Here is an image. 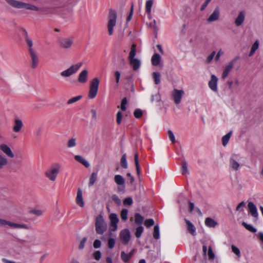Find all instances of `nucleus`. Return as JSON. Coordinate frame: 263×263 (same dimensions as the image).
<instances>
[{
  "instance_id": "obj_1",
  "label": "nucleus",
  "mask_w": 263,
  "mask_h": 263,
  "mask_svg": "<svg viewBox=\"0 0 263 263\" xmlns=\"http://www.w3.org/2000/svg\"><path fill=\"white\" fill-rule=\"evenodd\" d=\"M95 229L96 233L102 235L107 229V225L102 215H99L96 218Z\"/></svg>"
},
{
  "instance_id": "obj_2",
  "label": "nucleus",
  "mask_w": 263,
  "mask_h": 263,
  "mask_svg": "<svg viewBox=\"0 0 263 263\" xmlns=\"http://www.w3.org/2000/svg\"><path fill=\"white\" fill-rule=\"evenodd\" d=\"M0 225L3 227L9 226L13 229L31 230L32 227L29 224L18 223L0 218Z\"/></svg>"
},
{
  "instance_id": "obj_3",
  "label": "nucleus",
  "mask_w": 263,
  "mask_h": 263,
  "mask_svg": "<svg viewBox=\"0 0 263 263\" xmlns=\"http://www.w3.org/2000/svg\"><path fill=\"white\" fill-rule=\"evenodd\" d=\"M83 64V62H80L71 65L68 68L62 71L60 73L61 76L63 78H68L72 76L78 71Z\"/></svg>"
},
{
  "instance_id": "obj_4",
  "label": "nucleus",
  "mask_w": 263,
  "mask_h": 263,
  "mask_svg": "<svg viewBox=\"0 0 263 263\" xmlns=\"http://www.w3.org/2000/svg\"><path fill=\"white\" fill-rule=\"evenodd\" d=\"M83 64V62H80L71 65L68 68L62 71L60 73L61 76L63 78H68L72 76L78 71Z\"/></svg>"
},
{
  "instance_id": "obj_5",
  "label": "nucleus",
  "mask_w": 263,
  "mask_h": 263,
  "mask_svg": "<svg viewBox=\"0 0 263 263\" xmlns=\"http://www.w3.org/2000/svg\"><path fill=\"white\" fill-rule=\"evenodd\" d=\"M99 84L100 80L98 78H95L91 81L88 95L89 99H93L96 97L98 91Z\"/></svg>"
},
{
  "instance_id": "obj_6",
  "label": "nucleus",
  "mask_w": 263,
  "mask_h": 263,
  "mask_svg": "<svg viewBox=\"0 0 263 263\" xmlns=\"http://www.w3.org/2000/svg\"><path fill=\"white\" fill-rule=\"evenodd\" d=\"M60 165L56 163L52 167L49 168L45 173V176L50 181H54L60 172Z\"/></svg>"
},
{
  "instance_id": "obj_7",
  "label": "nucleus",
  "mask_w": 263,
  "mask_h": 263,
  "mask_svg": "<svg viewBox=\"0 0 263 263\" xmlns=\"http://www.w3.org/2000/svg\"><path fill=\"white\" fill-rule=\"evenodd\" d=\"M117 23V13L115 11H110L108 16V22L107 24V29L108 34L112 35L114 33V28Z\"/></svg>"
},
{
  "instance_id": "obj_8",
  "label": "nucleus",
  "mask_w": 263,
  "mask_h": 263,
  "mask_svg": "<svg viewBox=\"0 0 263 263\" xmlns=\"http://www.w3.org/2000/svg\"><path fill=\"white\" fill-rule=\"evenodd\" d=\"M108 218L110 221V229L109 231V236H111L112 232H115L117 231L118 229V224L119 223V218L118 217L117 215L115 213H111L109 215Z\"/></svg>"
},
{
  "instance_id": "obj_9",
  "label": "nucleus",
  "mask_w": 263,
  "mask_h": 263,
  "mask_svg": "<svg viewBox=\"0 0 263 263\" xmlns=\"http://www.w3.org/2000/svg\"><path fill=\"white\" fill-rule=\"evenodd\" d=\"M239 59V57L237 56L235 57L233 60H232L228 65L225 67L222 74V78L224 79L229 74L230 72L233 69L235 63Z\"/></svg>"
},
{
  "instance_id": "obj_10",
  "label": "nucleus",
  "mask_w": 263,
  "mask_h": 263,
  "mask_svg": "<svg viewBox=\"0 0 263 263\" xmlns=\"http://www.w3.org/2000/svg\"><path fill=\"white\" fill-rule=\"evenodd\" d=\"M184 92L182 89H174L171 93L174 103L176 104H179L182 100Z\"/></svg>"
},
{
  "instance_id": "obj_11",
  "label": "nucleus",
  "mask_w": 263,
  "mask_h": 263,
  "mask_svg": "<svg viewBox=\"0 0 263 263\" xmlns=\"http://www.w3.org/2000/svg\"><path fill=\"white\" fill-rule=\"evenodd\" d=\"M239 156L236 154H233L230 159V167L235 171L239 169L240 164L238 162Z\"/></svg>"
},
{
  "instance_id": "obj_12",
  "label": "nucleus",
  "mask_w": 263,
  "mask_h": 263,
  "mask_svg": "<svg viewBox=\"0 0 263 263\" xmlns=\"http://www.w3.org/2000/svg\"><path fill=\"white\" fill-rule=\"evenodd\" d=\"M120 238L124 244H127L130 239V233L129 230L127 229L122 230L120 233Z\"/></svg>"
},
{
  "instance_id": "obj_13",
  "label": "nucleus",
  "mask_w": 263,
  "mask_h": 263,
  "mask_svg": "<svg viewBox=\"0 0 263 263\" xmlns=\"http://www.w3.org/2000/svg\"><path fill=\"white\" fill-rule=\"evenodd\" d=\"M1 151L5 154L8 157L13 158L14 154L11 150V148L7 144L2 143L0 145Z\"/></svg>"
},
{
  "instance_id": "obj_14",
  "label": "nucleus",
  "mask_w": 263,
  "mask_h": 263,
  "mask_svg": "<svg viewBox=\"0 0 263 263\" xmlns=\"http://www.w3.org/2000/svg\"><path fill=\"white\" fill-rule=\"evenodd\" d=\"M73 43V37H70L63 38L60 40V44L61 47L65 49L70 48Z\"/></svg>"
},
{
  "instance_id": "obj_15",
  "label": "nucleus",
  "mask_w": 263,
  "mask_h": 263,
  "mask_svg": "<svg viewBox=\"0 0 263 263\" xmlns=\"http://www.w3.org/2000/svg\"><path fill=\"white\" fill-rule=\"evenodd\" d=\"M218 78L214 74H212L211 77V80L208 83L209 88L214 92H217L218 91Z\"/></svg>"
},
{
  "instance_id": "obj_16",
  "label": "nucleus",
  "mask_w": 263,
  "mask_h": 263,
  "mask_svg": "<svg viewBox=\"0 0 263 263\" xmlns=\"http://www.w3.org/2000/svg\"><path fill=\"white\" fill-rule=\"evenodd\" d=\"M29 54L31 57V67L32 69H35L39 64V59L35 51L31 50V53Z\"/></svg>"
},
{
  "instance_id": "obj_17",
  "label": "nucleus",
  "mask_w": 263,
  "mask_h": 263,
  "mask_svg": "<svg viewBox=\"0 0 263 263\" xmlns=\"http://www.w3.org/2000/svg\"><path fill=\"white\" fill-rule=\"evenodd\" d=\"M248 208L249 212L251 215L254 218H257L258 216V213L257 209L255 204L251 201H250L248 203Z\"/></svg>"
},
{
  "instance_id": "obj_18",
  "label": "nucleus",
  "mask_w": 263,
  "mask_h": 263,
  "mask_svg": "<svg viewBox=\"0 0 263 263\" xmlns=\"http://www.w3.org/2000/svg\"><path fill=\"white\" fill-rule=\"evenodd\" d=\"M88 72L86 69L82 70L79 74L78 81L80 83H86L88 80Z\"/></svg>"
},
{
  "instance_id": "obj_19",
  "label": "nucleus",
  "mask_w": 263,
  "mask_h": 263,
  "mask_svg": "<svg viewBox=\"0 0 263 263\" xmlns=\"http://www.w3.org/2000/svg\"><path fill=\"white\" fill-rule=\"evenodd\" d=\"M246 12L245 11H241L239 12L235 20V25L236 27H239L241 25L245 19Z\"/></svg>"
},
{
  "instance_id": "obj_20",
  "label": "nucleus",
  "mask_w": 263,
  "mask_h": 263,
  "mask_svg": "<svg viewBox=\"0 0 263 263\" xmlns=\"http://www.w3.org/2000/svg\"><path fill=\"white\" fill-rule=\"evenodd\" d=\"M220 15L219 9L217 7L210 15L207 21L208 22L211 23L218 20Z\"/></svg>"
},
{
  "instance_id": "obj_21",
  "label": "nucleus",
  "mask_w": 263,
  "mask_h": 263,
  "mask_svg": "<svg viewBox=\"0 0 263 263\" xmlns=\"http://www.w3.org/2000/svg\"><path fill=\"white\" fill-rule=\"evenodd\" d=\"M76 202L80 207H83L84 205V202L83 198V192L80 188H79L77 191Z\"/></svg>"
},
{
  "instance_id": "obj_22",
  "label": "nucleus",
  "mask_w": 263,
  "mask_h": 263,
  "mask_svg": "<svg viewBox=\"0 0 263 263\" xmlns=\"http://www.w3.org/2000/svg\"><path fill=\"white\" fill-rule=\"evenodd\" d=\"M11 7L16 9H23V2L17 0H5Z\"/></svg>"
},
{
  "instance_id": "obj_23",
  "label": "nucleus",
  "mask_w": 263,
  "mask_h": 263,
  "mask_svg": "<svg viewBox=\"0 0 263 263\" xmlns=\"http://www.w3.org/2000/svg\"><path fill=\"white\" fill-rule=\"evenodd\" d=\"M23 126V123L22 121L19 119H15L13 126V130L15 133H18L21 132Z\"/></svg>"
},
{
  "instance_id": "obj_24",
  "label": "nucleus",
  "mask_w": 263,
  "mask_h": 263,
  "mask_svg": "<svg viewBox=\"0 0 263 263\" xmlns=\"http://www.w3.org/2000/svg\"><path fill=\"white\" fill-rule=\"evenodd\" d=\"M184 221L187 225V229L188 232L191 233L192 235H196V228L194 224L190 222L189 220L184 219Z\"/></svg>"
},
{
  "instance_id": "obj_25",
  "label": "nucleus",
  "mask_w": 263,
  "mask_h": 263,
  "mask_svg": "<svg viewBox=\"0 0 263 263\" xmlns=\"http://www.w3.org/2000/svg\"><path fill=\"white\" fill-rule=\"evenodd\" d=\"M130 64L132 66L133 69L134 70H137L139 68L141 65V62L138 59H133L131 60H129Z\"/></svg>"
},
{
  "instance_id": "obj_26",
  "label": "nucleus",
  "mask_w": 263,
  "mask_h": 263,
  "mask_svg": "<svg viewBox=\"0 0 263 263\" xmlns=\"http://www.w3.org/2000/svg\"><path fill=\"white\" fill-rule=\"evenodd\" d=\"M161 56L158 53H155L152 56L151 59L152 64L154 66H158L159 65L161 61Z\"/></svg>"
},
{
  "instance_id": "obj_27",
  "label": "nucleus",
  "mask_w": 263,
  "mask_h": 263,
  "mask_svg": "<svg viewBox=\"0 0 263 263\" xmlns=\"http://www.w3.org/2000/svg\"><path fill=\"white\" fill-rule=\"evenodd\" d=\"M180 171L182 175L187 176L189 174V171L187 167V164L185 161H183L181 163Z\"/></svg>"
},
{
  "instance_id": "obj_28",
  "label": "nucleus",
  "mask_w": 263,
  "mask_h": 263,
  "mask_svg": "<svg viewBox=\"0 0 263 263\" xmlns=\"http://www.w3.org/2000/svg\"><path fill=\"white\" fill-rule=\"evenodd\" d=\"M74 159L76 161L80 162L81 164H82L83 165H84L86 167H88L90 165L89 162L81 156L76 155L74 156Z\"/></svg>"
},
{
  "instance_id": "obj_29",
  "label": "nucleus",
  "mask_w": 263,
  "mask_h": 263,
  "mask_svg": "<svg viewBox=\"0 0 263 263\" xmlns=\"http://www.w3.org/2000/svg\"><path fill=\"white\" fill-rule=\"evenodd\" d=\"M23 9L26 10H32L35 11H39V9L37 7L28 3H24L23 4Z\"/></svg>"
},
{
  "instance_id": "obj_30",
  "label": "nucleus",
  "mask_w": 263,
  "mask_h": 263,
  "mask_svg": "<svg viewBox=\"0 0 263 263\" xmlns=\"http://www.w3.org/2000/svg\"><path fill=\"white\" fill-rule=\"evenodd\" d=\"M205 224L208 227L214 228L217 224V223L212 218L208 217L205 220Z\"/></svg>"
},
{
  "instance_id": "obj_31",
  "label": "nucleus",
  "mask_w": 263,
  "mask_h": 263,
  "mask_svg": "<svg viewBox=\"0 0 263 263\" xmlns=\"http://www.w3.org/2000/svg\"><path fill=\"white\" fill-rule=\"evenodd\" d=\"M114 180L115 182L118 185H124L125 183V180L124 178L120 175H116L115 176Z\"/></svg>"
},
{
  "instance_id": "obj_32",
  "label": "nucleus",
  "mask_w": 263,
  "mask_h": 263,
  "mask_svg": "<svg viewBox=\"0 0 263 263\" xmlns=\"http://www.w3.org/2000/svg\"><path fill=\"white\" fill-rule=\"evenodd\" d=\"M8 163V160L7 158L2 154H0V170L3 169Z\"/></svg>"
},
{
  "instance_id": "obj_33",
  "label": "nucleus",
  "mask_w": 263,
  "mask_h": 263,
  "mask_svg": "<svg viewBox=\"0 0 263 263\" xmlns=\"http://www.w3.org/2000/svg\"><path fill=\"white\" fill-rule=\"evenodd\" d=\"M232 134V131L231 130L228 134H227L226 135H224L222 137V145L224 146H226L227 145V144L228 143Z\"/></svg>"
},
{
  "instance_id": "obj_34",
  "label": "nucleus",
  "mask_w": 263,
  "mask_h": 263,
  "mask_svg": "<svg viewBox=\"0 0 263 263\" xmlns=\"http://www.w3.org/2000/svg\"><path fill=\"white\" fill-rule=\"evenodd\" d=\"M259 47V42L256 40L252 45L251 49V51L249 53V56L251 57L254 54L255 52L257 50Z\"/></svg>"
},
{
  "instance_id": "obj_35",
  "label": "nucleus",
  "mask_w": 263,
  "mask_h": 263,
  "mask_svg": "<svg viewBox=\"0 0 263 263\" xmlns=\"http://www.w3.org/2000/svg\"><path fill=\"white\" fill-rule=\"evenodd\" d=\"M77 140L74 138L69 139L67 142V147L68 148H73L77 145Z\"/></svg>"
},
{
  "instance_id": "obj_36",
  "label": "nucleus",
  "mask_w": 263,
  "mask_h": 263,
  "mask_svg": "<svg viewBox=\"0 0 263 263\" xmlns=\"http://www.w3.org/2000/svg\"><path fill=\"white\" fill-rule=\"evenodd\" d=\"M135 222L136 224L141 226L143 222V217L139 213H136L135 215Z\"/></svg>"
},
{
  "instance_id": "obj_37",
  "label": "nucleus",
  "mask_w": 263,
  "mask_h": 263,
  "mask_svg": "<svg viewBox=\"0 0 263 263\" xmlns=\"http://www.w3.org/2000/svg\"><path fill=\"white\" fill-rule=\"evenodd\" d=\"M153 237L157 240L160 238V230L158 224L155 225L154 228Z\"/></svg>"
},
{
  "instance_id": "obj_38",
  "label": "nucleus",
  "mask_w": 263,
  "mask_h": 263,
  "mask_svg": "<svg viewBox=\"0 0 263 263\" xmlns=\"http://www.w3.org/2000/svg\"><path fill=\"white\" fill-rule=\"evenodd\" d=\"M136 45L133 44L131 47V50L128 56V60L133 59H135V57L136 54Z\"/></svg>"
},
{
  "instance_id": "obj_39",
  "label": "nucleus",
  "mask_w": 263,
  "mask_h": 263,
  "mask_svg": "<svg viewBox=\"0 0 263 263\" xmlns=\"http://www.w3.org/2000/svg\"><path fill=\"white\" fill-rule=\"evenodd\" d=\"M135 163L136 167L137 173L138 176L140 174V167L139 163L138 156L137 153L134 156Z\"/></svg>"
},
{
  "instance_id": "obj_40",
  "label": "nucleus",
  "mask_w": 263,
  "mask_h": 263,
  "mask_svg": "<svg viewBox=\"0 0 263 263\" xmlns=\"http://www.w3.org/2000/svg\"><path fill=\"white\" fill-rule=\"evenodd\" d=\"M242 226L245 227V228L248 231L252 232L255 233L257 231V230L255 228H254L252 225L246 223L245 222H243L242 223Z\"/></svg>"
},
{
  "instance_id": "obj_41",
  "label": "nucleus",
  "mask_w": 263,
  "mask_h": 263,
  "mask_svg": "<svg viewBox=\"0 0 263 263\" xmlns=\"http://www.w3.org/2000/svg\"><path fill=\"white\" fill-rule=\"evenodd\" d=\"M153 77L154 80L155 84H158L160 83V74L158 72H154L153 73Z\"/></svg>"
},
{
  "instance_id": "obj_42",
  "label": "nucleus",
  "mask_w": 263,
  "mask_h": 263,
  "mask_svg": "<svg viewBox=\"0 0 263 263\" xmlns=\"http://www.w3.org/2000/svg\"><path fill=\"white\" fill-rule=\"evenodd\" d=\"M153 4V1L152 0H148L146 2L145 11L147 13H151Z\"/></svg>"
},
{
  "instance_id": "obj_43",
  "label": "nucleus",
  "mask_w": 263,
  "mask_h": 263,
  "mask_svg": "<svg viewBox=\"0 0 263 263\" xmlns=\"http://www.w3.org/2000/svg\"><path fill=\"white\" fill-rule=\"evenodd\" d=\"M97 179V173L96 172H93L91 174L89 179V186H92L95 183L96 180Z\"/></svg>"
},
{
  "instance_id": "obj_44",
  "label": "nucleus",
  "mask_w": 263,
  "mask_h": 263,
  "mask_svg": "<svg viewBox=\"0 0 263 263\" xmlns=\"http://www.w3.org/2000/svg\"><path fill=\"white\" fill-rule=\"evenodd\" d=\"M128 210L126 209H123L121 212V218L122 220L125 221L127 219Z\"/></svg>"
},
{
  "instance_id": "obj_45",
  "label": "nucleus",
  "mask_w": 263,
  "mask_h": 263,
  "mask_svg": "<svg viewBox=\"0 0 263 263\" xmlns=\"http://www.w3.org/2000/svg\"><path fill=\"white\" fill-rule=\"evenodd\" d=\"M144 228L142 226H139L137 228L135 233V235L137 238H140L143 232Z\"/></svg>"
},
{
  "instance_id": "obj_46",
  "label": "nucleus",
  "mask_w": 263,
  "mask_h": 263,
  "mask_svg": "<svg viewBox=\"0 0 263 263\" xmlns=\"http://www.w3.org/2000/svg\"><path fill=\"white\" fill-rule=\"evenodd\" d=\"M232 251L237 256V257L239 258L241 256L240 251L238 248L234 245L231 246Z\"/></svg>"
},
{
  "instance_id": "obj_47",
  "label": "nucleus",
  "mask_w": 263,
  "mask_h": 263,
  "mask_svg": "<svg viewBox=\"0 0 263 263\" xmlns=\"http://www.w3.org/2000/svg\"><path fill=\"white\" fill-rule=\"evenodd\" d=\"M82 98V96L81 95L78 96H76L74 97H72L68 100L67 104H71L74 103L79 101Z\"/></svg>"
},
{
  "instance_id": "obj_48",
  "label": "nucleus",
  "mask_w": 263,
  "mask_h": 263,
  "mask_svg": "<svg viewBox=\"0 0 263 263\" xmlns=\"http://www.w3.org/2000/svg\"><path fill=\"white\" fill-rule=\"evenodd\" d=\"M121 166L124 168H126L127 167V162L126 160V154L123 155L121 159Z\"/></svg>"
},
{
  "instance_id": "obj_49",
  "label": "nucleus",
  "mask_w": 263,
  "mask_h": 263,
  "mask_svg": "<svg viewBox=\"0 0 263 263\" xmlns=\"http://www.w3.org/2000/svg\"><path fill=\"white\" fill-rule=\"evenodd\" d=\"M26 42H27V45L29 47V53H31V50L32 51H35L33 49V42L32 41V40H31L29 38H28L27 37L26 39Z\"/></svg>"
},
{
  "instance_id": "obj_50",
  "label": "nucleus",
  "mask_w": 263,
  "mask_h": 263,
  "mask_svg": "<svg viewBox=\"0 0 263 263\" xmlns=\"http://www.w3.org/2000/svg\"><path fill=\"white\" fill-rule=\"evenodd\" d=\"M116 240L113 238H109L107 240L108 247L109 249H112L115 245Z\"/></svg>"
},
{
  "instance_id": "obj_51",
  "label": "nucleus",
  "mask_w": 263,
  "mask_h": 263,
  "mask_svg": "<svg viewBox=\"0 0 263 263\" xmlns=\"http://www.w3.org/2000/svg\"><path fill=\"white\" fill-rule=\"evenodd\" d=\"M134 117L136 118L139 119L143 115V112L140 109H136L134 112Z\"/></svg>"
},
{
  "instance_id": "obj_52",
  "label": "nucleus",
  "mask_w": 263,
  "mask_h": 263,
  "mask_svg": "<svg viewBox=\"0 0 263 263\" xmlns=\"http://www.w3.org/2000/svg\"><path fill=\"white\" fill-rule=\"evenodd\" d=\"M167 135L172 143L174 144L176 142V139L175 136L171 130H168L167 131Z\"/></svg>"
},
{
  "instance_id": "obj_53",
  "label": "nucleus",
  "mask_w": 263,
  "mask_h": 263,
  "mask_svg": "<svg viewBox=\"0 0 263 263\" xmlns=\"http://www.w3.org/2000/svg\"><path fill=\"white\" fill-rule=\"evenodd\" d=\"M121 257L124 261L127 262L130 259V256L129 254L125 253L124 252H122Z\"/></svg>"
},
{
  "instance_id": "obj_54",
  "label": "nucleus",
  "mask_w": 263,
  "mask_h": 263,
  "mask_svg": "<svg viewBox=\"0 0 263 263\" xmlns=\"http://www.w3.org/2000/svg\"><path fill=\"white\" fill-rule=\"evenodd\" d=\"M122 118H123L122 113L120 111H119L117 112V116H116V121H117V123L118 124H121L122 120Z\"/></svg>"
},
{
  "instance_id": "obj_55",
  "label": "nucleus",
  "mask_w": 263,
  "mask_h": 263,
  "mask_svg": "<svg viewBox=\"0 0 263 263\" xmlns=\"http://www.w3.org/2000/svg\"><path fill=\"white\" fill-rule=\"evenodd\" d=\"M127 103V99L126 98H123L122 100L121 104V106H120L121 109L122 111L126 110V105Z\"/></svg>"
},
{
  "instance_id": "obj_56",
  "label": "nucleus",
  "mask_w": 263,
  "mask_h": 263,
  "mask_svg": "<svg viewBox=\"0 0 263 263\" xmlns=\"http://www.w3.org/2000/svg\"><path fill=\"white\" fill-rule=\"evenodd\" d=\"M208 255L210 260H213L215 258V254L212 251V247H209L208 249Z\"/></svg>"
},
{
  "instance_id": "obj_57",
  "label": "nucleus",
  "mask_w": 263,
  "mask_h": 263,
  "mask_svg": "<svg viewBox=\"0 0 263 263\" xmlns=\"http://www.w3.org/2000/svg\"><path fill=\"white\" fill-rule=\"evenodd\" d=\"M216 52L213 51L206 58V62L210 64L213 60V58L215 56Z\"/></svg>"
},
{
  "instance_id": "obj_58",
  "label": "nucleus",
  "mask_w": 263,
  "mask_h": 263,
  "mask_svg": "<svg viewBox=\"0 0 263 263\" xmlns=\"http://www.w3.org/2000/svg\"><path fill=\"white\" fill-rule=\"evenodd\" d=\"M246 205V203L244 201L240 202L236 207V211H243V208Z\"/></svg>"
},
{
  "instance_id": "obj_59",
  "label": "nucleus",
  "mask_w": 263,
  "mask_h": 263,
  "mask_svg": "<svg viewBox=\"0 0 263 263\" xmlns=\"http://www.w3.org/2000/svg\"><path fill=\"white\" fill-rule=\"evenodd\" d=\"M87 241V238L86 237H84L80 241V244L79 245V249L80 250H82L84 248L85 243Z\"/></svg>"
},
{
  "instance_id": "obj_60",
  "label": "nucleus",
  "mask_w": 263,
  "mask_h": 263,
  "mask_svg": "<svg viewBox=\"0 0 263 263\" xmlns=\"http://www.w3.org/2000/svg\"><path fill=\"white\" fill-rule=\"evenodd\" d=\"M133 199L131 197H127L123 201V204L125 205H131L133 204Z\"/></svg>"
},
{
  "instance_id": "obj_61",
  "label": "nucleus",
  "mask_w": 263,
  "mask_h": 263,
  "mask_svg": "<svg viewBox=\"0 0 263 263\" xmlns=\"http://www.w3.org/2000/svg\"><path fill=\"white\" fill-rule=\"evenodd\" d=\"M144 224L147 227H149L154 224V220L153 219H148L145 221Z\"/></svg>"
},
{
  "instance_id": "obj_62",
  "label": "nucleus",
  "mask_w": 263,
  "mask_h": 263,
  "mask_svg": "<svg viewBox=\"0 0 263 263\" xmlns=\"http://www.w3.org/2000/svg\"><path fill=\"white\" fill-rule=\"evenodd\" d=\"M112 200L114 201L117 204L120 205L121 201L120 198L116 195H114L111 197Z\"/></svg>"
},
{
  "instance_id": "obj_63",
  "label": "nucleus",
  "mask_w": 263,
  "mask_h": 263,
  "mask_svg": "<svg viewBox=\"0 0 263 263\" xmlns=\"http://www.w3.org/2000/svg\"><path fill=\"white\" fill-rule=\"evenodd\" d=\"M95 259L99 260L101 257V253L100 251H96L93 254Z\"/></svg>"
},
{
  "instance_id": "obj_64",
  "label": "nucleus",
  "mask_w": 263,
  "mask_h": 263,
  "mask_svg": "<svg viewBox=\"0 0 263 263\" xmlns=\"http://www.w3.org/2000/svg\"><path fill=\"white\" fill-rule=\"evenodd\" d=\"M101 242L99 239H96L93 243V247L96 248L98 249L101 247Z\"/></svg>"
}]
</instances>
